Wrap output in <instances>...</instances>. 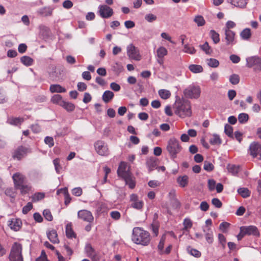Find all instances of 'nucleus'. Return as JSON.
Wrapping results in <instances>:
<instances>
[{
    "label": "nucleus",
    "instance_id": "obj_14",
    "mask_svg": "<svg viewBox=\"0 0 261 261\" xmlns=\"http://www.w3.org/2000/svg\"><path fill=\"white\" fill-rule=\"evenodd\" d=\"M242 230L243 232L245 235L248 236H259V232L257 228V227L255 226L250 225V226H241Z\"/></svg>",
    "mask_w": 261,
    "mask_h": 261
},
{
    "label": "nucleus",
    "instance_id": "obj_15",
    "mask_svg": "<svg viewBox=\"0 0 261 261\" xmlns=\"http://www.w3.org/2000/svg\"><path fill=\"white\" fill-rule=\"evenodd\" d=\"M236 33L231 30L225 31V41L227 45H233L236 44Z\"/></svg>",
    "mask_w": 261,
    "mask_h": 261
},
{
    "label": "nucleus",
    "instance_id": "obj_53",
    "mask_svg": "<svg viewBox=\"0 0 261 261\" xmlns=\"http://www.w3.org/2000/svg\"><path fill=\"white\" fill-rule=\"evenodd\" d=\"M165 241V237L163 236L161 238L160 241L158 246V248L160 251V254H163L164 253L163 248H164Z\"/></svg>",
    "mask_w": 261,
    "mask_h": 261
},
{
    "label": "nucleus",
    "instance_id": "obj_19",
    "mask_svg": "<svg viewBox=\"0 0 261 261\" xmlns=\"http://www.w3.org/2000/svg\"><path fill=\"white\" fill-rule=\"evenodd\" d=\"M85 251L87 256L90 257L93 261L97 260L96 252L91 244H88L86 245Z\"/></svg>",
    "mask_w": 261,
    "mask_h": 261
},
{
    "label": "nucleus",
    "instance_id": "obj_41",
    "mask_svg": "<svg viewBox=\"0 0 261 261\" xmlns=\"http://www.w3.org/2000/svg\"><path fill=\"white\" fill-rule=\"evenodd\" d=\"M61 74V70L58 68H55V71L51 73H50V77L54 80L57 81L60 77Z\"/></svg>",
    "mask_w": 261,
    "mask_h": 261
},
{
    "label": "nucleus",
    "instance_id": "obj_27",
    "mask_svg": "<svg viewBox=\"0 0 261 261\" xmlns=\"http://www.w3.org/2000/svg\"><path fill=\"white\" fill-rule=\"evenodd\" d=\"M123 179L125 180L126 185H127L130 189H133L135 188L136 183L134 179H133L132 175L124 177Z\"/></svg>",
    "mask_w": 261,
    "mask_h": 261
},
{
    "label": "nucleus",
    "instance_id": "obj_17",
    "mask_svg": "<svg viewBox=\"0 0 261 261\" xmlns=\"http://www.w3.org/2000/svg\"><path fill=\"white\" fill-rule=\"evenodd\" d=\"M12 178L15 188L23 184L25 179V176L19 172H17L14 174Z\"/></svg>",
    "mask_w": 261,
    "mask_h": 261
},
{
    "label": "nucleus",
    "instance_id": "obj_20",
    "mask_svg": "<svg viewBox=\"0 0 261 261\" xmlns=\"http://www.w3.org/2000/svg\"><path fill=\"white\" fill-rule=\"evenodd\" d=\"M228 2L234 7L242 9L245 8L248 3V0H228Z\"/></svg>",
    "mask_w": 261,
    "mask_h": 261
},
{
    "label": "nucleus",
    "instance_id": "obj_56",
    "mask_svg": "<svg viewBox=\"0 0 261 261\" xmlns=\"http://www.w3.org/2000/svg\"><path fill=\"white\" fill-rule=\"evenodd\" d=\"M228 171L231 173L233 175H236L239 170V168L233 165H229L228 167Z\"/></svg>",
    "mask_w": 261,
    "mask_h": 261
},
{
    "label": "nucleus",
    "instance_id": "obj_18",
    "mask_svg": "<svg viewBox=\"0 0 261 261\" xmlns=\"http://www.w3.org/2000/svg\"><path fill=\"white\" fill-rule=\"evenodd\" d=\"M46 234L49 241L54 244H58L59 243V240L58 237L57 231L54 229L48 230L46 232Z\"/></svg>",
    "mask_w": 261,
    "mask_h": 261
},
{
    "label": "nucleus",
    "instance_id": "obj_37",
    "mask_svg": "<svg viewBox=\"0 0 261 261\" xmlns=\"http://www.w3.org/2000/svg\"><path fill=\"white\" fill-rule=\"evenodd\" d=\"M210 35L214 43L217 44L220 41L219 34L215 31L212 30L210 32Z\"/></svg>",
    "mask_w": 261,
    "mask_h": 261
},
{
    "label": "nucleus",
    "instance_id": "obj_4",
    "mask_svg": "<svg viewBox=\"0 0 261 261\" xmlns=\"http://www.w3.org/2000/svg\"><path fill=\"white\" fill-rule=\"evenodd\" d=\"M22 246L21 244L15 243L11 250L9 255V259L10 261H23V258L21 254Z\"/></svg>",
    "mask_w": 261,
    "mask_h": 261
},
{
    "label": "nucleus",
    "instance_id": "obj_48",
    "mask_svg": "<svg viewBox=\"0 0 261 261\" xmlns=\"http://www.w3.org/2000/svg\"><path fill=\"white\" fill-rule=\"evenodd\" d=\"M225 133L229 137H233V128L231 126L226 124L224 127Z\"/></svg>",
    "mask_w": 261,
    "mask_h": 261
},
{
    "label": "nucleus",
    "instance_id": "obj_57",
    "mask_svg": "<svg viewBox=\"0 0 261 261\" xmlns=\"http://www.w3.org/2000/svg\"><path fill=\"white\" fill-rule=\"evenodd\" d=\"M157 19V17L151 13L147 14L145 16V19L148 22H152L155 21Z\"/></svg>",
    "mask_w": 261,
    "mask_h": 261
},
{
    "label": "nucleus",
    "instance_id": "obj_11",
    "mask_svg": "<svg viewBox=\"0 0 261 261\" xmlns=\"http://www.w3.org/2000/svg\"><path fill=\"white\" fill-rule=\"evenodd\" d=\"M30 152V149L29 148L21 146L18 147L14 151L13 158L20 160Z\"/></svg>",
    "mask_w": 261,
    "mask_h": 261
},
{
    "label": "nucleus",
    "instance_id": "obj_38",
    "mask_svg": "<svg viewBox=\"0 0 261 261\" xmlns=\"http://www.w3.org/2000/svg\"><path fill=\"white\" fill-rule=\"evenodd\" d=\"M20 61L24 65L29 66L33 64V60L29 56H23L21 58Z\"/></svg>",
    "mask_w": 261,
    "mask_h": 261
},
{
    "label": "nucleus",
    "instance_id": "obj_63",
    "mask_svg": "<svg viewBox=\"0 0 261 261\" xmlns=\"http://www.w3.org/2000/svg\"><path fill=\"white\" fill-rule=\"evenodd\" d=\"M230 224L226 222L221 223L219 225V229L223 232L226 231L227 229L229 227Z\"/></svg>",
    "mask_w": 261,
    "mask_h": 261
},
{
    "label": "nucleus",
    "instance_id": "obj_21",
    "mask_svg": "<svg viewBox=\"0 0 261 261\" xmlns=\"http://www.w3.org/2000/svg\"><path fill=\"white\" fill-rule=\"evenodd\" d=\"M261 58L258 56H253L246 59L247 66L249 68H251L254 66L257 65L258 61H260Z\"/></svg>",
    "mask_w": 261,
    "mask_h": 261
},
{
    "label": "nucleus",
    "instance_id": "obj_8",
    "mask_svg": "<svg viewBox=\"0 0 261 261\" xmlns=\"http://www.w3.org/2000/svg\"><path fill=\"white\" fill-rule=\"evenodd\" d=\"M118 175L122 178L128 175H131L129 171V167L127 166L126 163L121 162L117 170Z\"/></svg>",
    "mask_w": 261,
    "mask_h": 261
},
{
    "label": "nucleus",
    "instance_id": "obj_23",
    "mask_svg": "<svg viewBox=\"0 0 261 261\" xmlns=\"http://www.w3.org/2000/svg\"><path fill=\"white\" fill-rule=\"evenodd\" d=\"M146 165L148 169L149 172H151L155 168H156L157 163L154 158H150L146 161Z\"/></svg>",
    "mask_w": 261,
    "mask_h": 261
},
{
    "label": "nucleus",
    "instance_id": "obj_45",
    "mask_svg": "<svg viewBox=\"0 0 261 261\" xmlns=\"http://www.w3.org/2000/svg\"><path fill=\"white\" fill-rule=\"evenodd\" d=\"M200 47L207 55H210L212 52V50L209 46L207 42H205L203 45H200Z\"/></svg>",
    "mask_w": 261,
    "mask_h": 261
},
{
    "label": "nucleus",
    "instance_id": "obj_3",
    "mask_svg": "<svg viewBox=\"0 0 261 261\" xmlns=\"http://www.w3.org/2000/svg\"><path fill=\"white\" fill-rule=\"evenodd\" d=\"M181 149L182 147L179 145L178 140L174 138L169 139L167 143L166 149L172 159L176 158L177 154L180 152Z\"/></svg>",
    "mask_w": 261,
    "mask_h": 261
},
{
    "label": "nucleus",
    "instance_id": "obj_10",
    "mask_svg": "<svg viewBox=\"0 0 261 261\" xmlns=\"http://www.w3.org/2000/svg\"><path fill=\"white\" fill-rule=\"evenodd\" d=\"M250 154L253 157L259 156V159L261 160V144L257 142H252L250 145Z\"/></svg>",
    "mask_w": 261,
    "mask_h": 261
},
{
    "label": "nucleus",
    "instance_id": "obj_28",
    "mask_svg": "<svg viewBox=\"0 0 261 261\" xmlns=\"http://www.w3.org/2000/svg\"><path fill=\"white\" fill-rule=\"evenodd\" d=\"M189 70L194 73H200L203 71V67L199 65L192 64L189 66Z\"/></svg>",
    "mask_w": 261,
    "mask_h": 261
},
{
    "label": "nucleus",
    "instance_id": "obj_61",
    "mask_svg": "<svg viewBox=\"0 0 261 261\" xmlns=\"http://www.w3.org/2000/svg\"><path fill=\"white\" fill-rule=\"evenodd\" d=\"M205 239L208 244L213 243L214 241L213 232H207L205 234Z\"/></svg>",
    "mask_w": 261,
    "mask_h": 261
},
{
    "label": "nucleus",
    "instance_id": "obj_33",
    "mask_svg": "<svg viewBox=\"0 0 261 261\" xmlns=\"http://www.w3.org/2000/svg\"><path fill=\"white\" fill-rule=\"evenodd\" d=\"M7 121L10 124L17 125L20 124L23 121V119L19 117H10L8 118Z\"/></svg>",
    "mask_w": 261,
    "mask_h": 261
},
{
    "label": "nucleus",
    "instance_id": "obj_1",
    "mask_svg": "<svg viewBox=\"0 0 261 261\" xmlns=\"http://www.w3.org/2000/svg\"><path fill=\"white\" fill-rule=\"evenodd\" d=\"M174 108L175 113L182 118L189 117L192 115L190 102L184 99L176 100Z\"/></svg>",
    "mask_w": 261,
    "mask_h": 261
},
{
    "label": "nucleus",
    "instance_id": "obj_31",
    "mask_svg": "<svg viewBox=\"0 0 261 261\" xmlns=\"http://www.w3.org/2000/svg\"><path fill=\"white\" fill-rule=\"evenodd\" d=\"M183 51L185 53L194 55L196 53V49L195 48L188 44L184 45Z\"/></svg>",
    "mask_w": 261,
    "mask_h": 261
},
{
    "label": "nucleus",
    "instance_id": "obj_2",
    "mask_svg": "<svg viewBox=\"0 0 261 261\" xmlns=\"http://www.w3.org/2000/svg\"><path fill=\"white\" fill-rule=\"evenodd\" d=\"M132 241L137 244L147 246L150 241L149 233L140 227H135L133 230Z\"/></svg>",
    "mask_w": 261,
    "mask_h": 261
},
{
    "label": "nucleus",
    "instance_id": "obj_25",
    "mask_svg": "<svg viewBox=\"0 0 261 261\" xmlns=\"http://www.w3.org/2000/svg\"><path fill=\"white\" fill-rule=\"evenodd\" d=\"M53 8L51 7H44L38 10V13L43 16H48L52 15Z\"/></svg>",
    "mask_w": 261,
    "mask_h": 261
},
{
    "label": "nucleus",
    "instance_id": "obj_34",
    "mask_svg": "<svg viewBox=\"0 0 261 261\" xmlns=\"http://www.w3.org/2000/svg\"><path fill=\"white\" fill-rule=\"evenodd\" d=\"M251 36V30L248 28L244 29L240 33V36L244 40H248Z\"/></svg>",
    "mask_w": 261,
    "mask_h": 261
},
{
    "label": "nucleus",
    "instance_id": "obj_49",
    "mask_svg": "<svg viewBox=\"0 0 261 261\" xmlns=\"http://www.w3.org/2000/svg\"><path fill=\"white\" fill-rule=\"evenodd\" d=\"M15 188L17 189H19L21 194H25L28 193L31 190V188L29 186L27 185H24L23 184L21 185V186H19Z\"/></svg>",
    "mask_w": 261,
    "mask_h": 261
},
{
    "label": "nucleus",
    "instance_id": "obj_46",
    "mask_svg": "<svg viewBox=\"0 0 261 261\" xmlns=\"http://www.w3.org/2000/svg\"><path fill=\"white\" fill-rule=\"evenodd\" d=\"M44 197V194L43 193L38 192L34 194L32 196V200L33 202H36L42 199Z\"/></svg>",
    "mask_w": 261,
    "mask_h": 261
},
{
    "label": "nucleus",
    "instance_id": "obj_40",
    "mask_svg": "<svg viewBox=\"0 0 261 261\" xmlns=\"http://www.w3.org/2000/svg\"><path fill=\"white\" fill-rule=\"evenodd\" d=\"M159 94L162 99H167L170 97L171 93L167 90L161 89L159 91Z\"/></svg>",
    "mask_w": 261,
    "mask_h": 261
},
{
    "label": "nucleus",
    "instance_id": "obj_44",
    "mask_svg": "<svg viewBox=\"0 0 261 261\" xmlns=\"http://www.w3.org/2000/svg\"><path fill=\"white\" fill-rule=\"evenodd\" d=\"M207 64L210 67L216 68L219 66V62L217 59L210 58L207 60Z\"/></svg>",
    "mask_w": 261,
    "mask_h": 261
},
{
    "label": "nucleus",
    "instance_id": "obj_39",
    "mask_svg": "<svg viewBox=\"0 0 261 261\" xmlns=\"http://www.w3.org/2000/svg\"><path fill=\"white\" fill-rule=\"evenodd\" d=\"M61 107L64 108L68 112H72L75 109V106L73 103L66 101L63 102Z\"/></svg>",
    "mask_w": 261,
    "mask_h": 261
},
{
    "label": "nucleus",
    "instance_id": "obj_36",
    "mask_svg": "<svg viewBox=\"0 0 261 261\" xmlns=\"http://www.w3.org/2000/svg\"><path fill=\"white\" fill-rule=\"evenodd\" d=\"M238 193L243 198L248 197L250 195V192L246 188H240L238 189Z\"/></svg>",
    "mask_w": 261,
    "mask_h": 261
},
{
    "label": "nucleus",
    "instance_id": "obj_55",
    "mask_svg": "<svg viewBox=\"0 0 261 261\" xmlns=\"http://www.w3.org/2000/svg\"><path fill=\"white\" fill-rule=\"evenodd\" d=\"M214 165L212 163L208 161H204L203 165V168L207 171H212L214 169Z\"/></svg>",
    "mask_w": 261,
    "mask_h": 261
},
{
    "label": "nucleus",
    "instance_id": "obj_12",
    "mask_svg": "<svg viewBox=\"0 0 261 261\" xmlns=\"http://www.w3.org/2000/svg\"><path fill=\"white\" fill-rule=\"evenodd\" d=\"M77 217L79 219L89 223L92 222L94 220L92 213L86 210L79 211L77 213Z\"/></svg>",
    "mask_w": 261,
    "mask_h": 261
},
{
    "label": "nucleus",
    "instance_id": "obj_13",
    "mask_svg": "<svg viewBox=\"0 0 261 261\" xmlns=\"http://www.w3.org/2000/svg\"><path fill=\"white\" fill-rule=\"evenodd\" d=\"M130 201L131 202V207L138 210H141L144 205L143 201L139 200L138 196L135 194L130 195Z\"/></svg>",
    "mask_w": 261,
    "mask_h": 261
},
{
    "label": "nucleus",
    "instance_id": "obj_26",
    "mask_svg": "<svg viewBox=\"0 0 261 261\" xmlns=\"http://www.w3.org/2000/svg\"><path fill=\"white\" fill-rule=\"evenodd\" d=\"M114 96L113 92L109 90L106 91L102 95V100L106 103H108L113 98Z\"/></svg>",
    "mask_w": 261,
    "mask_h": 261
},
{
    "label": "nucleus",
    "instance_id": "obj_58",
    "mask_svg": "<svg viewBox=\"0 0 261 261\" xmlns=\"http://www.w3.org/2000/svg\"><path fill=\"white\" fill-rule=\"evenodd\" d=\"M30 175L31 178L35 179L40 177L42 175V174L39 170H33L31 172Z\"/></svg>",
    "mask_w": 261,
    "mask_h": 261
},
{
    "label": "nucleus",
    "instance_id": "obj_5",
    "mask_svg": "<svg viewBox=\"0 0 261 261\" xmlns=\"http://www.w3.org/2000/svg\"><path fill=\"white\" fill-rule=\"evenodd\" d=\"M200 93L199 86L194 85H190L184 91L185 96L189 98H198Z\"/></svg>",
    "mask_w": 261,
    "mask_h": 261
},
{
    "label": "nucleus",
    "instance_id": "obj_52",
    "mask_svg": "<svg viewBox=\"0 0 261 261\" xmlns=\"http://www.w3.org/2000/svg\"><path fill=\"white\" fill-rule=\"evenodd\" d=\"M183 225L184 226L183 229L185 230H188L192 227V223L190 219L186 218L184 221Z\"/></svg>",
    "mask_w": 261,
    "mask_h": 261
},
{
    "label": "nucleus",
    "instance_id": "obj_35",
    "mask_svg": "<svg viewBox=\"0 0 261 261\" xmlns=\"http://www.w3.org/2000/svg\"><path fill=\"white\" fill-rule=\"evenodd\" d=\"M168 51L167 49L163 47H160L156 50L157 56L158 58H164L167 55Z\"/></svg>",
    "mask_w": 261,
    "mask_h": 261
},
{
    "label": "nucleus",
    "instance_id": "obj_16",
    "mask_svg": "<svg viewBox=\"0 0 261 261\" xmlns=\"http://www.w3.org/2000/svg\"><path fill=\"white\" fill-rule=\"evenodd\" d=\"M8 225L11 229L16 231L20 229L22 222L19 219L13 218L8 221Z\"/></svg>",
    "mask_w": 261,
    "mask_h": 261
},
{
    "label": "nucleus",
    "instance_id": "obj_59",
    "mask_svg": "<svg viewBox=\"0 0 261 261\" xmlns=\"http://www.w3.org/2000/svg\"><path fill=\"white\" fill-rule=\"evenodd\" d=\"M53 163L55 166L56 172L58 173H59L61 169H62V167L60 165V160L58 158L54 159L53 161Z\"/></svg>",
    "mask_w": 261,
    "mask_h": 261
},
{
    "label": "nucleus",
    "instance_id": "obj_50",
    "mask_svg": "<svg viewBox=\"0 0 261 261\" xmlns=\"http://www.w3.org/2000/svg\"><path fill=\"white\" fill-rule=\"evenodd\" d=\"M240 77L237 74H233L229 77V82L233 85H237L239 83Z\"/></svg>",
    "mask_w": 261,
    "mask_h": 261
},
{
    "label": "nucleus",
    "instance_id": "obj_6",
    "mask_svg": "<svg viewBox=\"0 0 261 261\" xmlns=\"http://www.w3.org/2000/svg\"><path fill=\"white\" fill-rule=\"evenodd\" d=\"M127 54L129 58L135 60L139 61L141 59L139 49L133 44H130L127 46Z\"/></svg>",
    "mask_w": 261,
    "mask_h": 261
},
{
    "label": "nucleus",
    "instance_id": "obj_43",
    "mask_svg": "<svg viewBox=\"0 0 261 261\" xmlns=\"http://www.w3.org/2000/svg\"><path fill=\"white\" fill-rule=\"evenodd\" d=\"M194 21L197 23L198 27L203 26L205 23V20L201 15H197L195 16Z\"/></svg>",
    "mask_w": 261,
    "mask_h": 261
},
{
    "label": "nucleus",
    "instance_id": "obj_54",
    "mask_svg": "<svg viewBox=\"0 0 261 261\" xmlns=\"http://www.w3.org/2000/svg\"><path fill=\"white\" fill-rule=\"evenodd\" d=\"M43 215L44 217H45V218L47 221H51L53 220V217L51 214L50 211L49 210H48V209L44 210L43 212Z\"/></svg>",
    "mask_w": 261,
    "mask_h": 261
},
{
    "label": "nucleus",
    "instance_id": "obj_47",
    "mask_svg": "<svg viewBox=\"0 0 261 261\" xmlns=\"http://www.w3.org/2000/svg\"><path fill=\"white\" fill-rule=\"evenodd\" d=\"M248 119L249 116L246 113H241L239 115L238 120L241 123H246L248 120Z\"/></svg>",
    "mask_w": 261,
    "mask_h": 261
},
{
    "label": "nucleus",
    "instance_id": "obj_60",
    "mask_svg": "<svg viewBox=\"0 0 261 261\" xmlns=\"http://www.w3.org/2000/svg\"><path fill=\"white\" fill-rule=\"evenodd\" d=\"M44 142L48 145L49 147H51L54 145V141L53 137H46L44 139Z\"/></svg>",
    "mask_w": 261,
    "mask_h": 261
},
{
    "label": "nucleus",
    "instance_id": "obj_32",
    "mask_svg": "<svg viewBox=\"0 0 261 261\" xmlns=\"http://www.w3.org/2000/svg\"><path fill=\"white\" fill-rule=\"evenodd\" d=\"M51 101L54 103L61 106L64 100H63L62 97L59 94L54 95L51 99Z\"/></svg>",
    "mask_w": 261,
    "mask_h": 261
},
{
    "label": "nucleus",
    "instance_id": "obj_9",
    "mask_svg": "<svg viewBox=\"0 0 261 261\" xmlns=\"http://www.w3.org/2000/svg\"><path fill=\"white\" fill-rule=\"evenodd\" d=\"M96 152L100 155H107L109 150L107 145L102 141H98L95 144Z\"/></svg>",
    "mask_w": 261,
    "mask_h": 261
},
{
    "label": "nucleus",
    "instance_id": "obj_64",
    "mask_svg": "<svg viewBox=\"0 0 261 261\" xmlns=\"http://www.w3.org/2000/svg\"><path fill=\"white\" fill-rule=\"evenodd\" d=\"M33 208V205L31 202H29L22 208V213L27 214Z\"/></svg>",
    "mask_w": 261,
    "mask_h": 261
},
{
    "label": "nucleus",
    "instance_id": "obj_29",
    "mask_svg": "<svg viewBox=\"0 0 261 261\" xmlns=\"http://www.w3.org/2000/svg\"><path fill=\"white\" fill-rule=\"evenodd\" d=\"M210 142L212 145H220L222 143V140L219 135L214 134L212 135V138L210 139Z\"/></svg>",
    "mask_w": 261,
    "mask_h": 261
},
{
    "label": "nucleus",
    "instance_id": "obj_42",
    "mask_svg": "<svg viewBox=\"0 0 261 261\" xmlns=\"http://www.w3.org/2000/svg\"><path fill=\"white\" fill-rule=\"evenodd\" d=\"M187 249L188 253L194 257H199L201 255V252L198 250L192 248L190 247H188Z\"/></svg>",
    "mask_w": 261,
    "mask_h": 261
},
{
    "label": "nucleus",
    "instance_id": "obj_22",
    "mask_svg": "<svg viewBox=\"0 0 261 261\" xmlns=\"http://www.w3.org/2000/svg\"><path fill=\"white\" fill-rule=\"evenodd\" d=\"M49 90L51 93H64L66 91L65 88L59 84L51 85Z\"/></svg>",
    "mask_w": 261,
    "mask_h": 261
},
{
    "label": "nucleus",
    "instance_id": "obj_30",
    "mask_svg": "<svg viewBox=\"0 0 261 261\" xmlns=\"http://www.w3.org/2000/svg\"><path fill=\"white\" fill-rule=\"evenodd\" d=\"M66 236L68 238H72L75 237V234L72 229L71 223H68L66 226Z\"/></svg>",
    "mask_w": 261,
    "mask_h": 261
},
{
    "label": "nucleus",
    "instance_id": "obj_62",
    "mask_svg": "<svg viewBox=\"0 0 261 261\" xmlns=\"http://www.w3.org/2000/svg\"><path fill=\"white\" fill-rule=\"evenodd\" d=\"M212 203L217 208H220L222 205L221 201L217 198H213L212 200Z\"/></svg>",
    "mask_w": 261,
    "mask_h": 261
},
{
    "label": "nucleus",
    "instance_id": "obj_51",
    "mask_svg": "<svg viewBox=\"0 0 261 261\" xmlns=\"http://www.w3.org/2000/svg\"><path fill=\"white\" fill-rule=\"evenodd\" d=\"M112 70L116 73L119 74L122 71L123 67L120 64L116 63L112 66Z\"/></svg>",
    "mask_w": 261,
    "mask_h": 261
},
{
    "label": "nucleus",
    "instance_id": "obj_7",
    "mask_svg": "<svg viewBox=\"0 0 261 261\" xmlns=\"http://www.w3.org/2000/svg\"><path fill=\"white\" fill-rule=\"evenodd\" d=\"M98 12L103 18H109L113 14V9L106 5H100L98 7Z\"/></svg>",
    "mask_w": 261,
    "mask_h": 261
},
{
    "label": "nucleus",
    "instance_id": "obj_24",
    "mask_svg": "<svg viewBox=\"0 0 261 261\" xmlns=\"http://www.w3.org/2000/svg\"><path fill=\"white\" fill-rule=\"evenodd\" d=\"M177 182L180 187H186L189 182V177L187 175L180 176L177 177Z\"/></svg>",
    "mask_w": 261,
    "mask_h": 261
}]
</instances>
